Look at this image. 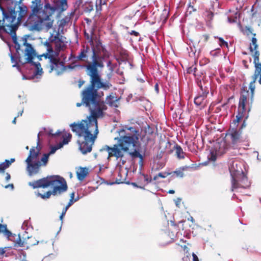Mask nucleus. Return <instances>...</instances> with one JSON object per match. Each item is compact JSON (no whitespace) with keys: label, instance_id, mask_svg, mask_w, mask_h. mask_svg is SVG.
Returning a JSON list of instances; mask_svg holds the SVG:
<instances>
[{"label":"nucleus","instance_id":"obj_1","mask_svg":"<svg viewBox=\"0 0 261 261\" xmlns=\"http://www.w3.org/2000/svg\"><path fill=\"white\" fill-rule=\"evenodd\" d=\"M101 59L102 58L93 53L92 62L87 66V74L90 77V84L82 91L81 102L76 104L77 107L83 105L87 108L90 115L80 123L74 122L70 125L72 131L75 133L78 137L77 143L83 154L91 151L95 139L98 133L97 119L104 116V112L108 108L105 103L98 98V89L107 90L112 87L109 82L101 81L98 68H103Z\"/></svg>","mask_w":261,"mask_h":261},{"label":"nucleus","instance_id":"obj_2","mask_svg":"<svg viewBox=\"0 0 261 261\" xmlns=\"http://www.w3.org/2000/svg\"><path fill=\"white\" fill-rule=\"evenodd\" d=\"M124 128L130 131V133H126V135L121 136L118 139V143L112 147L105 145L100 149V151H106L108 153V159L115 157L116 159L121 160L124 156L125 152L127 153L132 159L139 158V164L143 166V156L140 153L141 144L139 142L140 136L139 131L135 127L125 126Z\"/></svg>","mask_w":261,"mask_h":261},{"label":"nucleus","instance_id":"obj_3","mask_svg":"<svg viewBox=\"0 0 261 261\" xmlns=\"http://www.w3.org/2000/svg\"><path fill=\"white\" fill-rule=\"evenodd\" d=\"M0 10L3 14L2 24L0 20V31H3L11 36L17 50L20 49V46L17 41L16 31L23 18L27 14V7L24 4H16L10 1H0Z\"/></svg>","mask_w":261,"mask_h":261},{"label":"nucleus","instance_id":"obj_4","mask_svg":"<svg viewBox=\"0 0 261 261\" xmlns=\"http://www.w3.org/2000/svg\"><path fill=\"white\" fill-rule=\"evenodd\" d=\"M67 8V0H60L56 6H51L49 3H46L43 9L42 8L37 12H32L26 22L27 25L30 31H47L53 25L54 20L51 19L50 16L56 10L63 11Z\"/></svg>","mask_w":261,"mask_h":261},{"label":"nucleus","instance_id":"obj_5","mask_svg":"<svg viewBox=\"0 0 261 261\" xmlns=\"http://www.w3.org/2000/svg\"><path fill=\"white\" fill-rule=\"evenodd\" d=\"M59 34L57 33L56 35L53 36L52 35L50 36L48 40L50 42H55V49L54 52L55 54L50 55L49 54H43L42 55L38 56L36 50L34 49L32 45L27 42V38H22L23 45L25 46L24 50V56L27 57L25 59V61L24 63H30L31 65L35 67V71L33 73V76L41 75L43 73L42 68L41 67L40 63H36L32 61V60L36 56L39 60H41V57H44L45 59L47 57L51 56L53 57H59L60 52L63 49L64 47V42L61 40V39L59 37Z\"/></svg>","mask_w":261,"mask_h":261},{"label":"nucleus","instance_id":"obj_6","mask_svg":"<svg viewBox=\"0 0 261 261\" xmlns=\"http://www.w3.org/2000/svg\"><path fill=\"white\" fill-rule=\"evenodd\" d=\"M29 185L33 189L53 188V195H61L68 189L65 179L58 175H49L38 180L29 182Z\"/></svg>","mask_w":261,"mask_h":261},{"label":"nucleus","instance_id":"obj_7","mask_svg":"<svg viewBox=\"0 0 261 261\" xmlns=\"http://www.w3.org/2000/svg\"><path fill=\"white\" fill-rule=\"evenodd\" d=\"M231 176V191L236 192H242L243 189L249 188L250 182L247 177L243 172L240 166L236 162H232L229 168Z\"/></svg>","mask_w":261,"mask_h":261},{"label":"nucleus","instance_id":"obj_8","mask_svg":"<svg viewBox=\"0 0 261 261\" xmlns=\"http://www.w3.org/2000/svg\"><path fill=\"white\" fill-rule=\"evenodd\" d=\"M94 52L95 53V54L99 57L102 58L101 61L103 65H104L103 61L106 58L109 57V54L105 46H103L100 41L96 43L95 47L90 48L88 46H83V47L81 49V52L79 53V55L76 56V59L79 61H85L88 59L90 53H92V55L90 57L91 61L90 62H88L87 64L86 65V68L87 69V66L88 64L92 62V56ZM104 66L105 65H103V66Z\"/></svg>","mask_w":261,"mask_h":261},{"label":"nucleus","instance_id":"obj_9","mask_svg":"<svg viewBox=\"0 0 261 261\" xmlns=\"http://www.w3.org/2000/svg\"><path fill=\"white\" fill-rule=\"evenodd\" d=\"M47 59L49 60V73H51L53 70H55L57 75H60L66 70L64 62L61 61L59 59V57L50 56V57H47Z\"/></svg>","mask_w":261,"mask_h":261},{"label":"nucleus","instance_id":"obj_10","mask_svg":"<svg viewBox=\"0 0 261 261\" xmlns=\"http://www.w3.org/2000/svg\"><path fill=\"white\" fill-rule=\"evenodd\" d=\"M241 135L242 130L241 128L239 129L233 128L228 130L226 135V137L228 140H230L232 144L235 145L243 141Z\"/></svg>","mask_w":261,"mask_h":261},{"label":"nucleus","instance_id":"obj_11","mask_svg":"<svg viewBox=\"0 0 261 261\" xmlns=\"http://www.w3.org/2000/svg\"><path fill=\"white\" fill-rule=\"evenodd\" d=\"M247 96L242 94L240 96L239 104L238 114L236 116V119L234 122H239L242 118L244 117V113L246 112V103L247 101Z\"/></svg>","mask_w":261,"mask_h":261},{"label":"nucleus","instance_id":"obj_12","mask_svg":"<svg viewBox=\"0 0 261 261\" xmlns=\"http://www.w3.org/2000/svg\"><path fill=\"white\" fill-rule=\"evenodd\" d=\"M42 132H40L38 134V139H37V146L36 149L37 150H35V147H33L32 148H31L30 150V153L27 158V159L25 160V162H32L33 160H36L37 159L40 150V137L42 135Z\"/></svg>","mask_w":261,"mask_h":261},{"label":"nucleus","instance_id":"obj_13","mask_svg":"<svg viewBox=\"0 0 261 261\" xmlns=\"http://www.w3.org/2000/svg\"><path fill=\"white\" fill-rule=\"evenodd\" d=\"M27 164V171L28 175L32 176L39 172V169L41 166L40 161H34L26 162Z\"/></svg>","mask_w":261,"mask_h":261},{"label":"nucleus","instance_id":"obj_14","mask_svg":"<svg viewBox=\"0 0 261 261\" xmlns=\"http://www.w3.org/2000/svg\"><path fill=\"white\" fill-rule=\"evenodd\" d=\"M198 85L202 91V93L194 98V103L197 106H200L208 94L209 89L207 87H205L204 88H203L201 82L198 84Z\"/></svg>","mask_w":261,"mask_h":261},{"label":"nucleus","instance_id":"obj_15","mask_svg":"<svg viewBox=\"0 0 261 261\" xmlns=\"http://www.w3.org/2000/svg\"><path fill=\"white\" fill-rule=\"evenodd\" d=\"M98 98L100 101H102L101 100H100L98 95ZM119 99L117 97L110 94V95L106 97L105 101H102L105 103V104L106 106H107L106 104H108L110 107L117 108V107H118Z\"/></svg>","mask_w":261,"mask_h":261},{"label":"nucleus","instance_id":"obj_16","mask_svg":"<svg viewBox=\"0 0 261 261\" xmlns=\"http://www.w3.org/2000/svg\"><path fill=\"white\" fill-rule=\"evenodd\" d=\"M88 169L86 167H80L76 171L77 178L79 180L82 181L87 176Z\"/></svg>","mask_w":261,"mask_h":261},{"label":"nucleus","instance_id":"obj_17","mask_svg":"<svg viewBox=\"0 0 261 261\" xmlns=\"http://www.w3.org/2000/svg\"><path fill=\"white\" fill-rule=\"evenodd\" d=\"M172 149L175 151V154L178 159H183L185 158V152L182 148L179 145L174 144Z\"/></svg>","mask_w":261,"mask_h":261},{"label":"nucleus","instance_id":"obj_18","mask_svg":"<svg viewBox=\"0 0 261 261\" xmlns=\"http://www.w3.org/2000/svg\"><path fill=\"white\" fill-rule=\"evenodd\" d=\"M32 11L36 13L42 8V3L41 0H34L31 5Z\"/></svg>","mask_w":261,"mask_h":261},{"label":"nucleus","instance_id":"obj_19","mask_svg":"<svg viewBox=\"0 0 261 261\" xmlns=\"http://www.w3.org/2000/svg\"><path fill=\"white\" fill-rule=\"evenodd\" d=\"M15 161L14 159H11L10 161L6 160L5 162L0 164V172L4 173L5 170L8 168L9 166Z\"/></svg>","mask_w":261,"mask_h":261},{"label":"nucleus","instance_id":"obj_20","mask_svg":"<svg viewBox=\"0 0 261 261\" xmlns=\"http://www.w3.org/2000/svg\"><path fill=\"white\" fill-rule=\"evenodd\" d=\"M257 77H257L256 75H253L252 76V81L250 83V84H249V89L251 90V103L252 102V101H253L254 91L255 88V83L256 80L257 79Z\"/></svg>","mask_w":261,"mask_h":261},{"label":"nucleus","instance_id":"obj_21","mask_svg":"<svg viewBox=\"0 0 261 261\" xmlns=\"http://www.w3.org/2000/svg\"><path fill=\"white\" fill-rule=\"evenodd\" d=\"M83 11L86 13H90L93 9V6L92 2H85L82 6Z\"/></svg>","mask_w":261,"mask_h":261},{"label":"nucleus","instance_id":"obj_22","mask_svg":"<svg viewBox=\"0 0 261 261\" xmlns=\"http://www.w3.org/2000/svg\"><path fill=\"white\" fill-rule=\"evenodd\" d=\"M35 193L37 197H40L43 199H49L51 195H53L52 191H48L44 194H41L39 192H35Z\"/></svg>","mask_w":261,"mask_h":261},{"label":"nucleus","instance_id":"obj_23","mask_svg":"<svg viewBox=\"0 0 261 261\" xmlns=\"http://www.w3.org/2000/svg\"><path fill=\"white\" fill-rule=\"evenodd\" d=\"M253 63L255 68L253 75H256L257 77H258L259 74L261 73V63L259 62V61H257V62L253 61Z\"/></svg>","mask_w":261,"mask_h":261},{"label":"nucleus","instance_id":"obj_24","mask_svg":"<svg viewBox=\"0 0 261 261\" xmlns=\"http://www.w3.org/2000/svg\"><path fill=\"white\" fill-rule=\"evenodd\" d=\"M71 137V134L68 133L65 137H64L63 141L59 143V147H62L64 145L67 144L70 142Z\"/></svg>","mask_w":261,"mask_h":261},{"label":"nucleus","instance_id":"obj_25","mask_svg":"<svg viewBox=\"0 0 261 261\" xmlns=\"http://www.w3.org/2000/svg\"><path fill=\"white\" fill-rule=\"evenodd\" d=\"M44 133H45L47 134L49 136H53V137L58 136V135H59L61 134V132H60L59 130H58L56 133L54 134L53 133V130L51 129H50V128H44ZM42 132V135L40 136L43 135V134H44V132Z\"/></svg>","mask_w":261,"mask_h":261},{"label":"nucleus","instance_id":"obj_26","mask_svg":"<svg viewBox=\"0 0 261 261\" xmlns=\"http://www.w3.org/2000/svg\"><path fill=\"white\" fill-rule=\"evenodd\" d=\"M44 45L46 47L47 53L46 54H49V55L52 54H55V53L54 52L53 46L50 42L48 41H46L44 43Z\"/></svg>","mask_w":261,"mask_h":261},{"label":"nucleus","instance_id":"obj_27","mask_svg":"<svg viewBox=\"0 0 261 261\" xmlns=\"http://www.w3.org/2000/svg\"><path fill=\"white\" fill-rule=\"evenodd\" d=\"M238 15H239L238 12H236L233 15L228 16V17H227L228 22L230 23L237 22V20H238Z\"/></svg>","mask_w":261,"mask_h":261},{"label":"nucleus","instance_id":"obj_28","mask_svg":"<svg viewBox=\"0 0 261 261\" xmlns=\"http://www.w3.org/2000/svg\"><path fill=\"white\" fill-rule=\"evenodd\" d=\"M252 43L250 46V50L251 52H253L254 50H256L258 47V45L257 44V39L255 37H253L252 38Z\"/></svg>","mask_w":261,"mask_h":261},{"label":"nucleus","instance_id":"obj_29","mask_svg":"<svg viewBox=\"0 0 261 261\" xmlns=\"http://www.w3.org/2000/svg\"><path fill=\"white\" fill-rule=\"evenodd\" d=\"M106 4L105 0H96V8L97 11L101 10V6Z\"/></svg>","mask_w":261,"mask_h":261},{"label":"nucleus","instance_id":"obj_30","mask_svg":"<svg viewBox=\"0 0 261 261\" xmlns=\"http://www.w3.org/2000/svg\"><path fill=\"white\" fill-rule=\"evenodd\" d=\"M49 156V154L45 153L43 154L42 157L40 162L41 163V165L45 166L48 162V159Z\"/></svg>","mask_w":261,"mask_h":261},{"label":"nucleus","instance_id":"obj_31","mask_svg":"<svg viewBox=\"0 0 261 261\" xmlns=\"http://www.w3.org/2000/svg\"><path fill=\"white\" fill-rule=\"evenodd\" d=\"M205 19L207 21L211 22L214 17V13L211 11H206L205 14Z\"/></svg>","mask_w":261,"mask_h":261},{"label":"nucleus","instance_id":"obj_32","mask_svg":"<svg viewBox=\"0 0 261 261\" xmlns=\"http://www.w3.org/2000/svg\"><path fill=\"white\" fill-rule=\"evenodd\" d=\"M170 174H171V173H168V172H165V173L160 172L158 173V174H157L156 175L154 176L153 179L156 180L158 177L165 178L168 175H170Z\"/></svg>","mask_w":261,"mask_h":261},{"label":"nucleus","instance_id":"obj_33","mask_svg":"<svg viewBox=\"0 0 261 261\" xmlns=\"http://www.w3.org/2000/svg\"><path fill=\"white\" fill-rule=\"evenodd\" d=\"M10 57H11V60L12 63H14V64L13 65V67H16L17 68V70L19 71H20V66L17 65V62L16 59L14 58V57L12 55V54H11Z\"/></svg>","mask_w":261,"mask_h":261},{"label":"nucleus","instance_id":"obj_34","mask_svg":"<svg viewBox=\"0 0 261 261\" xmlns=\"http://www.w3.org/2000/svg\"><path fill=\"white\" fill-rule=\"evenodd\" d=\"M0 227H4L5 234L8 238H9L10 236H12V233L7 229L6 225L0 224Z\"/></svg>","mask_w":261,"mask_h":261},{"label":"nucleus","instance_id":"obj_35","mask_svg":"<svg viewBox=\"0 0 261 261\" xmlns=\"http://www.w3.org/2000/svg\"><path fill=\"white\" fill-rule=\"evenodd\" d=\"M61 147H59V144H57L55 146H52L50 147V150L48 154H52L55 153V152L59 149L61 148Z\"/></svg>","mask_w":261,"mask_h":261},{"label":"nucleus","instance_id":"obj_36","mask_svg":"<svg viewBox=\"0 0 261 261\" xmlns=\"http://www.w3.org/2000/svg\"><path fill=\"white\" fill-rule=\"evenodd\" d=\"M184 169V168L183 167L182 168L179 169L178 170H176V171H174L173 173L174 174H175L177 177H182L184 176V173H183Z\"/></svg>","mask_w":261,"mask_h":261},{"label":"nucleus","instance_id":"obj_37","mask_svg":"<svg viewBox=\"0 0 261 261\" xmlns=\"http://www.w3.org/2000/svg\"><path fill=\"white\" fill-rule=\"evenodd\" d=\"M196 11V9L194 8V6L191 5V3H190L188 8H187V13H189V14H191L193 12H195Z\"/></svg>","mask_w":261,"mask_h":261},{"label":"nucleus","instance_id":"obj_38","mask_svg":"<svg viewBox=\"0 0 261 261\" xmlns=\"http://www.w3.org/2000/svg\"><path fill=\"white\" fill-rule=\"evenodd\" d=\"M107 66L109 69V70L111 72H112L114 71L115 66H114V65H113L111 61L110 60L108 61L107 63Z\"/></svg>","mask_w":261,"mask_h":261},{"label":"nucleus","instance_id":"obj_39","mask_svg":"<svg viewBox=\"0 0 261 261\" xmlns=\"http://www.w3.org/2000/svg\"><path fill=\"white\" fill-rule=\"evenodd\" d=\"M218 39L219 40L220 45L221 47L226 46V47H228V44L226 41H224V39L221 37H219Z\"/></svg>","mask_w":261,"mask_h":261},{"label":"nucleus","instance_id":"obj_40","mask_svg":"<svg viewBox=\"0 0 261 261\" xmlns=\"http://www.w3.org/2000/svg\"><path fill=\"white\" fill-rule=\"evenodd\" d=\"M255 52L254 55H253V57L254 58V62H257V61H259V51L257 50H254Z\"/></svg>","mask_w":261,"mask_h":261},{"label":"nucleus","instance_id":"obj_41","mask_svg":"<svg viewBox=\"0 0 261 261\" xmlns=\"http://www.w3.org/2000/svg\"><path fill=\"white\" fill-rule=\"evenodd\" d=\"M23 1V0H0V1H3L6 2H8V1H10L11 2L16 3V4H23L22 3Z\"/></svg>","mask_w":261,"mask_h":261},{"label":"nucleus","instance_id":"obj_42","mask_svg":"<svg viewBox=\"0 0 261 261\" xmlns=\"http://www.w3.org/2000/svg\"><path fill=\"white\" fill-rule=\"evenodd\" d=\"M16 244L17 245V246L19 247H23V242H22L19 236H18V238L17 239V240L16 241Z\"/></svg>","mask_w":261,"mask_h":261},{"label":"nucleus","instance_id":"obj_43","mask_svg":"<svg viewBox=\"0 0 261 261\" xmlns=\"http://www.w3.org/2000/svg\"><path fill=\"white\" fill-rule=\"evenodd\" d=\"M196 70L197 69L196 67H191L188 69V72L189 73H193V74H195Z\"/></svg>","mask_w":261,"mask_h":261},{"label":"nucleus","instance_id":"obj_44","mask_svg":"<svg viewBox=\"0 0 261 261\" xmlns=\"http://www.w3.org/2000/svg\"><path fill=\"white\" fill-rule=\"evenodd\" d=\"M143 176H144V180L147 182V184L151 181V179H149L147 175L143 174Z\"/></svg>","mask_w":261,"mask_h":261},{"label":"nucleus","instance_id":"obj_45","mask_svg":"<svg viewBox=\"0 0 261 261\" xmlns=\"http://www.w3.org/2000/svg\"><path fill=\"white\" fill-rule=\"evenodd\" d=\"M28 224V221H24L22 225V226H21L22 228L23 229H27V228L26 227H27Z\"/></svg>","mask_w":261,"mask_h":261},{"label":"nucleus","instance_id":"obj_46","mask_svg":"<svg viewBox=\"0 0 261 261\" xmlns=\"http://www.w3.org/2000/svg\"><path fill=\"white\" fill-rule=\"evenodd\" d=\"M145 99V98L144 96H139V97H138V96H136L135 97V100H139V101H142Z\"/></svg>","mask_w":261,"mask_h":261},{"label":"nucleus","instance_id":"obj_47","mask_svg":"<svg viewBox=\"0 0 261 261\" xmlns=\"http://www.w3.org/2000/svg\"><path fill=\"white\" fill-rule=\"evenodd\" d=\"M129 34L132 35H134L135 36H138L139 35V33L138 32H136L135 31H132Z\"/></svg>","mask_w":261,"mask_h":261},{"label":"nucleus","instance_id":"obj_48","mask_svg":"<svg viewBox=\"0 0 261 261\" xmlns=\"http://www.w3.org/2000/svg\"><path fill=\"white\" fill-rule=\"evenodd\" d=\"M193 261H199L197 256L194 253H192Z\"/></svg>","mask_w":261,"mask_h":261},{"label":"nucleus","instance_id":"obj_49","mask_svg":"<svg viewBox=\"0 0 261 261\" xmlns=\"http://www.w3.org/2000/svg\"><path fill=\"white\" fill-rule=\"evenodd\" d=\"M76 66H79V65L73 66L72 65H68L67 66H66V69H74Z\"/></svg>","mask_w":261,"mask_h":261},{"label":"nucleus","instance_id":"obj_50","mask_svg":"<svg viewBox=\"0 0 261 261\" xmlns=\"http://www.w3.org/2000/svg\"><path fill=\"white\" fill-rule=\"evenodd\" d=\"M85 37H86V38L87 39H90V42H92L93 43L92 38V37L90 38L89 35V34L88 33H85Z\"/></svg>","mask_w":261,"mask_h":261},{"label":"nucleus","instance_id":"obj_51","mask_svg":"<svg viewBox=\"0 0 261 261\" xmlns=\"http://www.w3.org/2000/svg\"><path fill=\"white\" fill-rule=\"evenodd\" d=\"M202 38L204 39V41L206 42L208 39L209 36L208 35L205 34L202 36Z\"/></svg>","mask_w":261,"mask_h":261},{"label":"nucleus","instance_id":"obj_52","mask_svg":"<svg viewBox=\"0 0 261 261\" xmlns=\"http://www.w3.org/2000/svg\"><path fill=\"white\" fill-rule=\"evenodd\" d=\"M6 251L4 248H0V255H3L5 253Z\"/></svg>","mask_w":261,"mask_h":261},{"label":"nucleus","instance_id":"obj_53","mask_svg":"<svg viewBox=\"0 0 261 261\" xmlns=\"http://www.w3.org/2000/svg\"><path fill=\"white\" fill-rule=\"evenodd\" d=\"M154 88H155V90L156 92V93H159V85H158V83H156L155 85Z\"/></svg>","mask_w":261,"mask_h":261},{"label":"nucleus","instance_id":"obj_54","mask_svg":"<svg viewBox=\"0 0 261 261\" xmlns=\"http://www.w3.org/2000/svg\"><path fill=\"white\" fill-rule=\"evenodd\" d=\"M123 182H124L123 181H121L120 180H118V179H117L116 180V181L115 182V183L118 184H121V183H123ZM113 184H114V182L111 183V185H113Z\"/></svg>","mask_w":261,"mask_h":261},{"label":"nucleus","instance_id":"obj_55","mask_svg":"<svg viewBox=\"0 0 261 261\" xmlns=\"http://www.w3.org/2000/svg\"><path fill=\"white\" fill-rule=\"evenodd\" d=\"M9 187L11 188L12 189H14V186L13 184H9L5 186V188H6V189H7Z\"/></svg>","mask_w":261,"mask_h":261},{"label":"nucleus","instance_id":"obj_56","mask_svg":"<svg viewBox=\"0 0 261 261\" xmlns=\"http://www.w3.org/2000/svg\"><path fill=\"white\" fill-rule=\"evenodd\" d=\"M83 3L82 0H77L76 2V4L78 5V6H80L81 5H82Z\"/></svg>","mask_w":261,"mask_h":261},{"label":"nucleus","instance_id":"obj_57","mask_svg":"<svg viewBox=\"0 0 261 261\" xmlns=\"http://www.w3.org/2000/svg\"><path fill=\"white\" fill-rule=\"evenodd\" d=\"M10 175L9 173H6V180L7 181H8L10 179Z\"/></svg>","mask_w":261,"mask_h":261},{"label":"nucleus","instance_id":"obj_58","mask_svg":"<svg viewBox=\"0 0 261 261\" xmlns=\"http://www.w3.org/2000/svg\"><path fill=\"white\" fill-rule=\"evenodd\" d=\"M74 202V200H72V199H70L69 201L68 202L67 204L69 205L70 206H71Z\"/></svg>","mask_w":261,"mask_h":261},{"label":"nucleus","instance_id":"obj_59","mask_svg":"<svg viewBox=\"0 0 261 261\" xmlns=\"http://www.w3.org/2000/svg\"><path fill=\"white\" fill-rule=\"evenodd\" d=\"M188 220L191 221L192 223L195 222L194 218L192 216H190L189 218H188Z\"/></svg>","mask_w":261,"mask_h":261},{"label":"nucleus","instance_id":"obj_60","mask_svg":"<svg viewBox=\"0 0 261 261\" xmlns=\"http://www.w3.org/2000/svg\"><path fill=\"white\" fill-rule=\"evenodd\" d=\"M84 83V81H80L79 82V88L81 87Z\"/></svg>","mask_w":261,"mask_h":261},{"label":"nucleus","instance_id":"obj_61","mask_svg":"<svg viewBox=\"0 0 261 261\" xmlns=\"http://www.w3.org/2000/svg\"><path fill=\"white\" fill-rule=\"evenodd\" d=\"M74 192H72L70 194V199H72V200H74Z\"/></svg>","mask_w":261,"mask_h":261},{"label":"nucleus","instance_id":"obj_62","mask_svg":"<svg viewBox=\"0 0 261 261\" xmlns=\"http://www.w3.org/2000/svg\"><path fill=\"white\" fill-rule=\"evenodd\" d=\"M180 200H181L180 199L178 198L177 199V200L175 201V204H176V206H178V205L180 203Z\"/></svg>","mask_w":261,"mask_h":261},{"label":"nucleus","instance_id":"obj_63","mask_svg":"<svg viewBox=\"0 0 261 261\" xmlns=\"http://www.w3.org/2000/svg\"><path fill=\"white\" fill-rule=\"evenodd\" d=\"M32 78V77H27L24 74H23V75H22V79L23 80H30Z\"/></svg>","mask_w":261,"mask_h":261},{"label":"nucleus","instance_id":"obj_64","mask_svg":"<svg viewBox=\"0 0 261 261\" xmlns=\"http://www.w3.org/2000/svg\"><path fill=\"white\" fill-rule=\"evenodd\" d=\"M67 210L66 209H65L64 208L62 210V212L61 213L62 215H65L66 213V212H67Z\"/></svg>","mask_w":261,"mask_h":261}]
</instances>
